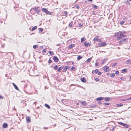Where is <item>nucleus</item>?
Masks as SVG:
<instances>
[{
	"label": "nucleus",
	"mask_w": 131,
	"mask_h": 131,
	"mask_svg": "<svg viewBox=\"0 0 131 131\" xmlns=\"http://www.w3.org/2000/svg\"><path fill=\"white\" fill-rule=\"evenodd\" d=\"M82 104L84 106H85L86 104L85 101H83L82 103Z\"/></svg>",
	"instance_id": "31"
},
{
	"label": "nucleus",
	"mask_w": 131,
	"mask_h": 131,
	"mask_svg": "<svg viewBox=\"0 0 131 131\" xmlns=\"http://www.w3.org/2000/svg\"><path fill=\"white\" fill-rule=\"evenodd\" d=\"M82 57L81 56H78L77 58V60H79L81 59H82Z\"/></svg>",
	"instance_id": "21"
},
{
	"label": "nucleus",
	"mask_w": 131,
	"mask_h": 131,
	"mask_svg": "<svg viewBox=\"0 0 131 131\" xmlns=\"http://www.w3.org/2000/svg\"><path fill=\"white\" fill-rule=\"evenodd\" d=\"M53 59L55 62H57L59 61L58 58L56 56H54L53 57Z\"/></svg>",
	"instance_id": "5"
},
{
	"label": "nucleus",
	"mask_w": 131,
	"mask_h": 131,
	"mask_svg": "<svg viewBox=\"0 0 131 131\" xmlns=\"http://www.w3.org/2000/svg\"><path fill=\"white\" fill-rule=\"evenodd\" d=\"M125 23V22L124 21H122L120 23V24L121 25H122L123 24Z\"/></svg>",
	"instance_id": "48"
},
{
	"label": "nucleus",
	"mask_w": 131,
	"mask_h": 131,
	"mask_svg": "<svg viewBox=\"0 0 131 131\" xmlns=\"http://www.w3.org/2000/svg\"><path fill=\"white\" fill-rule=\"evenodd\" d=\"M104 99L103 97H99L97 98L96 99V100L97 101H99L100 100H102Z\"/></svg>",
	"instance_id": "9"
},
{
	"label": "nucleus",
	"mask_w": 131,
	"mask_h": 131,
	"mask_svg": "<svg viewBox=\"0 0 131 131\" xmlns=\"http://www.w3.org/2000/svg\"><path fill=\"white\" fill-rule=\"evenodd\" d=\"M123 19L124 20H126L127 19V18L126 17H125L123 18Z\"/></svg>",
	"instance_id": "55"
},
{
	"label": "nucleus",
	"mask_w": 131,
	"mask_h": 131,
	"mask_svg": "<svg viewBox=\"0 0 131 131\" xmlns=\"http://www.w3.org/2000/svg\"><path fill=\"white\" fill-rule=\"evenodd\" d=\"M91 59H92V58H89L86 61V62L87 63H88V62H90V61H91Z\"/></svg>",
	"instance_id": "23"
},
{
	"label": "nucleus",
	"mask_w": 131,
	"mask_h": 131,
	"mask_svg": "<svg viewBox=\"0 0 131 131\" xmlns=\"http://www.w3.org/2000/svg\"><path fill=\"white\" fill-rule=\"evenodd\" d=\"M123 105L121 103L117 104H116V106H117V107H120V106H123Z\"/></svg>",
	"instance_id": "22"
},
{
	"label": "nucleus",
	"mask_w": 131,
	"mask_h": 131,
	"mask_svg": "<svg viewBox=\"0 0 131 131\" xmlns=\"http://www.w3.org/2000/svg\"><path fill=\"white\" fill-rule=\"evenodd\" d=\"M13 86H14L15 88V89H16V90H19V89L18 88V87H17V86L14 83H13Z\"/></svg>",
	"instance_id": "17"
},
{
	"label": "nucleus",
	"mask_w": 131,
	"mask_h": 131,
	"mask_svg": "<svg viewBox=\"0 0 131 131\" xmlns=\"http://www.w3.org/2000/svg\"><path fill=\"white\" fill-rule=\"evenodd\" d=\"M128 40V38L122 39L118 42V43L120 45H122L124 43H126L127 41Z\"/></svg>",
	"instance_id": "2"
},
{
	"label": "nucleus",
	"mask_w": 131,
	"mask_h": 131,
	"mask_svg": "<svg viewBox=\"0 0 131 131\" xmlns=\"http://www.w3.org/2000/svg\"><path fill=\"white\" fill-rule=\"evenodd\" d=\"M45 106L48 108H50V106L47 104H45Z\"/></svg>",
	"instance_id": "30"
},
{
	"label": "nucleus",
	"mask_w": 131,
	"mask_h": 131,
	"mask_svg": "<svg viewBox=\"0 0 131 131\" xmlns=\"http://www.w3.org/2000/svg\"><path fill=\"white\" fill-rule=\"evenodd\" d=\"M84 45L85 47H88V46H90V43L89 42H88L86 43L85 42L84 43Z\"/></svg>",
	"instance_id": "7"
},
{
	"label": "nucleus",
	"mask_w": 131,
	"mask_h": 131,
	"mask_svg": "<svg viewBox=\"0 0 131 131\" xmlns=\"http://www.w3.org/2000/svg\"><path fill=\"white\" fill-rule=\"evenodd\" d=\"M127 36L125 35H124L123 34V33H122V37H125Z\"/></svg>",
	"instance_id": "45"
},
{
	"label": "nucleus",
	"mask_w": 131,
	"mask_h": 131,
	"mask_svg": "<svg viewBox=\"0 0 131 131\" xmlns=\"http://www.w3.org/2000/svg\"><path fill=\"white\" fill-rule=\"evenodd\" d=\"M95 81H99V79L98 78H95Z\"/></svg>",
	"instance_id": "51"
},
{
	"label": "nucleus",
	"mask_w": 131,
	"mask_h": 131,
	"mask_svg": "<svg viewBox=\"0 0 131 131\" xmlns=\"http://www.w3.org/2000/svg\"><path fill=\"white\" fill-rule=\"evenodd\" d=\"M81 81L85 83L86 81L85 78L83 77L81 79Z\"/></svg>",
	"instance_id": "15"
},
{
	"label": "nucleus",
	"mask_w": 131,
	"mask_h": 131,
	"mask_svg": "<svg viewBox=\"0 0 131 131\" xmlns=\"http://www.w3.org/2000/svg\"><path fill=\"white\" fill-rule=\"evenodd\" d=\"M107 60V59H105L103 60L102 62V64H103L104 63H105Z\"/></svg>",
	"instance_id": "34"
},
{
	"label": "nucleus",
	"mask_w": 131,
	"mask_h": 131,
	"mask_svg": "<svg viewBox=\"0 0 131 131\" xmlns=\"http://www.w3.org/2000/svg\"><path fill=\"white\" fill-rule=\"evenodd\" d=\"M64 68V67L63 66H61V67H59V68H58V72H60V71L62 69H63Z\"/></svg>",
	"instance_id": "14"
},
{
	"label": "nucleus",
	"mask_w": 131,
	"mask_h": 131,
	"mask_svg": "<svg viewBox=\"0 0 131 131\" xmlns=\"http://www.w3.org/2000/svg\"><path fill=\"white\" fill-rule=\"evenodd\" d=\"M126 62H127L128 63H131V60H127Z\"/></svg>",
	"instance_id": "36"
},
{
	"label": "nucleus",
	"mask_w": 131,
	"mask_h": 131,
	"mask_svg": "<svg viewBox=\"0 0 131 131\" xmlns=\"http://www.w3.org/2000/svg\"><path fill=\"white\" fill-rule=\"evenodd\" d=\"M38 29L39 32H41L43 31V29L42 28H39Z\"/></svg>",
	"instance_id": "35"
},
{
	"label": "nucleus",
	"mask_w": 131,
	"mask_h": 131,
	"mask_svg": "<svg viewBox=\"0 0 131 131\" xmlns=\"http://www.w3.org/2000/svg\"><path fill=\"white\" fill-rule=\"evenodd\" d=\"M95 106L94 105H91L90 106V107L91 108H93L94 107H95Z\"/></svg>",
	"instance_id": "46"
},
{
	"label": "nucleus",
	"mask_w": 131,
	"mask_h": 131,
	"mask_svg": "<svg viewBox=\"0 0 131 131\" xmlns=\"http://www.w3.org/2000/svg\"><path fill=\"white\" fill-rule=\"evenodd\" d=\"M93 40L94 41H97L98 42H100L101 41V39H99L98 37L96 36L95 38H94Z\"/></svg>",
	"instance_id": "4"
},
{
	"label": "nucleus",
	"mask_w": 131,
	"mask_h": 131,
	"mask_svg": "<svg viewBox=\"0 0 131 131\" xmlns=\"http://www.w3.org/2000/svg\"><path fill=\"white\" fill-rule=\"evenodd\" d=\"M10 60H13L14 59V56L13 54L12 53H10Z\"/></svg>",
	"instance_id": "13"
},
{
	"label": "nucleus",
	"mask_w": 131,
	"mask_h": 131,
	"mask_svg": "<svg viewBox=\"0 0 131 131\" xmlns=\"http://www.w3.org/2000/svg\"><path fill=\"white\" fill-rule=\"evenodd\" d=\"M110 103H104L103 104L104 105H110Z\"/></svg>",
	"instance_id": "29"
},
{
	"label": "nucleus",
	"mask_w": 131,
	"mask_h": 131,
	"mask_svg": "<svg viewBox=\"0 0 131 131\" xmlns=\"http://www.w3.org/2000/svg\"><path fill=\"white\" fill-rule=\"evenodd\" d=\"M86 39L84 37H83L81 38V42L82 43L84 41H85Z\"/></svg>",
	"instance_id": "19"
},
{
	"label": "nucleus",
	"mask_w": 131,
	"mask_h": 131,
	"mask_svg": "<svg viewBox=\"0 0 131 131\" xmlns=\"http://www.w3.org/2000/svg\"><path fill=\"white\" fill-rule=\"evenodd\" d=\"M126 124H125V123H123V125H122V126H125V125Z\"/></svg>",
	"instance_id": "57"
},
{
	"label": "nucleus",
	"mask_w": 131,
	"mask_h": 131,
	"mask_svg": "<svg viewBox=\"0 0 131 131\" xmlns=\"http://www.w3.org/2000/svg\"><path fill=\"white\" fill-rule=\"evenodd\" d=\"M98 63L97 62H96V63H95V66H99V65H98Z\"/></svg>",
	"instance_id": "50"
},
{
	"label": "nucleus",
	"mask_w": 131,
	"mask_h": 131,
	"mask_svg": "<svg viewBox=\"0 0 131 131\" xmlns=\"http://www.w3.org/2000/svg\"><path fill=\"white\" fill-rule=\"evenodd\" d=\"M69 68V66H66L64 67V69L63 70V71L64 72H66V71H67V69H68Z\"/></svg>",
	"instance_id": "6"
},
{
	"label": "nucleus",
	"mask_w": 131,
	"mask_h": 131,
	"mask_svg": "<svg viewBox=\"0 0 131 131\" xmlns=\"http://www.w3.org/2000/svg\"><path fill=\"white\" fill-rule=\"evenodd\" d=\"M131 100V97H130V98H128V100Z\"/></svg>",
	"instance_id": "61"
},
{
	"label": "nucleus",
	"mask_w": 131,
	"mask_h": 131,
	"mask_svg": "<svg viewBox=\"0 0 131 131\" xmlns=\"http://www.w3.org/2000/svg\"><path fill=\"white\" fill-rule=\"evenodd\" d=\"M37 28V26H35L33 27L32 28V29L31 30L32 31H33L35 30V29H36Z\"/></svg>",
	"instance_id": "28"
},
{
	"label": "nucleus",
	"mask_w": 131,
	"mask_h": 131,
	"mask_svg": "<svg viewBox=\"0 0 131 131\" xmlns=\"http://www.w3.org/2000/svg\"><path fill=\"white\" fill-rule=\"evenodd\" d=\"M75 68L73 67H72L71 69V71H72V70H75Z\"/></svg>",
	"instance_id": "38"
},
{
	"label": "nucleus",
	"mask_w": 131,
	"mask_h": 131,
	"mask_svg": "<svg viewBox=\"0 0 131 131\" xmlns=\"http://www.w3.org/2000/svg\"><path fill=\"white\" fill-rule=\"evenodd\" d=\"M102 74V73L101 72H99L98 73V74L99 75H101Z\"/></svg>",
	"instance_id": "53"
},
{
	"label": "nucleus",
	"mask_w": 131,
	"mask_h": 131,
	"mask_svg": "<svg viewBox=\"0 0 131 131\" xmlns=\"http://www.w3.org/2000/svg\"><path fill=\"white\" fill-rule=\"evenodd\" d=\"M106 45L107 43L105 42H104L101 43L100 44V46L101 47H103L104 46H106Z\"/></svg>",
	"instance_id": "8"
},
{
	"label": "nucleus",
	"mask_w": 131,
	"mask_h": 131,
	"mask_svg": "<svg viewBox=\"0 0 131 131\" xmlns=\"http://www.w3.org/2000/svg\"><path fill=\"white\" fill-rule=\"evenodd\" d=\"M5 76L6 77H7L8 76V75L7 74H6L5 75Z\"/></svg>",
	"instance_id": "60"
},
{
	"label": "nucleus",
	"mask_w": 131,
	"mask_h": 131,
	"mask_svg": "<svg viewBox=\"0 0 131 131\" xmlns=\"http://www.w3.org/2000/svg\"><path fill=\"white\" fill-rule=\"evenodd\" d=\"M120 78L121 80H124V78L123 77H121Z\"/></svg>",
	"instance_id": "54"
},
{
	"label": "nucleus",
	"mask_w": 131,
	"mask_h": 131,
	"mask_svg": "<svg viewBox=\"0 0 131 131\" xmlns=\"http://www.w3.org/2000/svg\"><path fill=\"white\" fill-rule=\"evenodd\" d=\"M49 54L51 55H54L53 52L52 51H49Z\"/></svg>",
	"instance_id": "27"
},
{
	"label": "nucleus",
	"mask_w": 131,
	"mask_h": 131,
	"mask_svg": "<svg viewBox=\"0 0 131 131\" xmlns=\"http://www.w3.org/2000/svg\"><path fill=\"white\" fill-rule=\"evenodd\" d=\"M75 46L74 44H72L71 45H70L69 46V48L70 49H71L72 48Z\"/></svg>",
	"instance_id": "18"
},
{
	"label": "nucleus",
	"mask_w": 131,
	"mask_h": 131,
	"mask_svg": "<svg viewBox=\"0 0 131 131\" xmlns=\"http://www.w3.org/2000/svg\"><path fill=\"white\" fill-rule=\"evenodd\" d=\"M3 99V96L0 95V99Z\"/></svg>",
	"instance_id": "56"
},
{
	"label": "nucleus",
	"mask_w": 131,
	"mask_h": 131,
	"mask_svg": "<svg viewBox=\"0 0 131 131\" xmlns=\"http://www.w3.org/2000/svg\"><path fill=\"white\" fill-rule=\"evenodd\" d=\"M26 119L27 122L29 123L30 122L31 119L30 117L28 116H26Z\"/></svg>",
	"instance_id": "3"
},
{
	"label": "nucleus",
	"mask_w": 131,
	"mask_h": 131,
	"mask_svg": "<svg viewBox=\"0 0 131 131\" xmlns=\"http://www.w3.org/2000/svg\"><path fill=\"white\" fill-rule=\"evenodd\" d=\"M114 127L112 128L111 131H113V129H114Z\"/></svg>",
	"instance_id": "59"
},
{
	"label": "nucleus",
	"mask_w": 131,
	"mask_h": 131,
	"mask_svg": "<svg viewBox=\"0 0 131 131\" xmlns=\"http://www.w3.org/2000/svg\"><path fill=\"white\" fill-rule=\"evenodd\" d=\"M115 73L116 75H117L119 74V72L118 70H116L115 72Z\"/></svg>",
	"instance_id": "41"
},
{
	"label": "nucleus",
	"mask_w": 131,
	"mask_h": 131,
	"mask_svg": "<svg viewBox=\"0 0 131 131\" xmlns=\"http://www.w3.org/2000/svg\"><path fill=\"white\" fill-rule=\"evenodd\" d=\"M42 11L44 13H45L46 14L48 10L46 8H44L42 9Z\"/></svg>",
	"instance_id": "12"
},
{
	"label": "nucleus",
	"mask_w": 131,
	"mask_h": 131,
	"mask_svg": "<svg viewBox=\"0 0 131 131\" xmlns=\"http://www.w3.org/2000/svg\"><path fill=\"white\" fill-rule=\"evenodd\" d=\"M76 8H77V9H79V6H77Z\"/></svg>",
	"instance_id": "58"
},
{
	"label": "nucleus",
	"mask_w": 131,
	"mask_h": 131,
	"mask_svg": "<svg viewBox=\"0 0 131 131\" xmlns=\"http://www.w3.org/2000/svg\"><path fill=\"white\" fill-rule=\"evenodd\" d=\"M36 102H34V104H35V105H36Z\"/></svg>",
	"instance_id": "62"
},
{
	"label": "nucleus",
	"mask_w": 131,
	"mask_h": 131,
	"mask_svg": "<svg viewBox=\"0 0 131 131\" xmlns=\"http://www.w3.org/2000/svg\"><path fill=\"white\" fill-rule=\"evenodd\" d=\"M96 73H97L98 72V69H96L94 71Z\"/></svg>",
	"instance_id": "47"
},
{
	"label": "nucleus",
	"mask_w": 131,
	"mask_h": 131,
	"mask_svg": "<svg viewBox=\"0 0 131 131\" xmlns=\"http://www.w3.org/2000/svg\"><path fill=\"white\" fill-rule=\"evenodd\" d=\"M52 62V61L50 60V59H49V61H48V63H51Z\"/></svg>",
	"instance_id": "49"
},
{
	"label": "nucleus",
	"mask_w": 131,
	"mask_h": 131,
	"mask_svg": "<svg viewBox=\"0 0 131 131\" xmlns=\"http://www.w3.org/2000/svg\"><path fill=\"white\" fill-rule=\"evenodd\" d=\"M72 25L71 24V23H70L69 24V27H72Z\"/></svg>",
	"instance_id": "52"
},
{
	"label": "nucleus",
	"mask_w": 131,
	"mask_h": 131,
	"mask_svg": "<svg viewBox=\"0 0 131 131\" xmlns=\"http://www.w3.org/2000/svg\"><path fill=\"white\" fill-rule=\"evenodd\" d=\"M105 100L107 102L110 101V97H107L105 98Z\"/></svg>",
	"instance_id": "20"
},
{
	"label": "nucleus",
	"mask_w": 131,
	"mask_h": 131,
	"mask_svg": "<svg viewBox=\"0 0 131 131\" xmlns=\"http://www.w3.org/2000/svg\"><path fill=\"white\" fill-rule=\"evenodd\" d=\"M95 72L93 70L92 71V73H94V72Z\"/></svg>",
	"instance_id": "63"
},
{
	"label": "nucleus",
	"mask_w": 131,
	"mask_h": 131,
	"mask_svg": "<svg viewBox=\"0 0 131 131\" xmlns=\"http://www.w3.org/2000/svg\"><path fill=\"white\" fill-rule=\"evenodd\" d=\"M51 12L50 11H48V10L47 11V12L46 13V15H51Z\"/></svg>",
	"instance_id": "24"
},
{
	"label": "nucleus",
	"mask_w": 131,
	"mask_h": 131,
	"mask_svg": "<svg viewBox=\"0 0 131 131\" xmlns=\"http://www.w3.org/2000/svg\"><path fill=\"white\" fill-rule=\"evenodd\" d=\"M116 64V63H114V66H115V64Z\"/></svg>",
	"instance_id": "64"
},
{
	"label": "nucleus",
	"mask_w": 131,
	"mask_h": 131,
	"mask_svg": "<svg viewBox=\"0 0 131 131\" xmlns=\"http://www.w3.org/2000/svg\"><path fill=\"white\" fill-rule=\"evenodd\" d=\"M38 7H35V10L36 11V12L37 13L40 12L39 10L38 9Z\"/></svg>",
	"instance_id": "11"
},
{
	"label": "nucleus",
	"mask_w": 131,
	"mask_h": 131,
	"mask_svg": "<svg viewBox=\"0 0 131 131\" xmlns=\"http://www.w3.org/2000/svg\"><path fill=\"white\" fill-rule=\"evenodd\" d=\"M83 24H79V27H82V26H83Z\"/></svg>",
	"instance_id": "42"
},
{
	"label": "nucleus",
	"mask_w": 131,
	"mask_h": 131,
	"mask_svg": "<svg viewBox=\"0 0 131 131\" xmlns=\"http://www.w3.org/2000/svg\"><path fill=\"white\" fill-rule=\"evenodd\" d=\"M92 6L93 8H94L95 9H97L98 7L97 6L94 5H93Z\"/></svg>",
	"instance_id": "25"
},
{
	"label": "nucleus",
	"mask_w": 131,
	"mask_h": 131,
	"mask_svg": "<svg viewBox=\"0 0 131 131\" xmlns=\"http://www.w3.org/2000/svg\"><path fill=\"white\" fill-rule=\"evenodd\" d=\"M63 12L64 14L66 16V17H67V12L66 11H64Z\"/></svg>",
	"instance_id": "33"
},
{
	"label": "nucleus",
	"mask_w": 131,
	"mask_h": 131,
	"mask_svg": "<svg viewBox=\"0 0 131 131\" xmlns=\"http://www.w3.org/2000/svg\"><path fill=\"white\" fill-rule=\"evenodd\" d=\"M115 76V74L114 73H111V77L112 78L114 77Z\"/></svg>",
	"instance_id": "37"
},
{
	"label": "nucleus",
	"mask_w": 131,
	"mask_h": 131,
	"mask_svg": "<svg viewBox=\"0 0 131 131\" xmlns=\"http://www.w3.org/2000/svg\"><path fill=\"white\" fill-rule=\"evenodd\" d=\"M38 47V46L36 45H34L33 46V48L34 49H35Z\"/></svg>",
	"instance_id": "40"
},
{
	"label": "nucleus",
	"mask_w": 131,
	"mask_h": 131,
	"mask_svg": "<svg viewBox=\"0 0 131 131\" xmlns=\"http://www.w3.org/2000/svg\"><path fill=\"white\" fill-rule=\"evenodd\" d=\"M8 127V124L6 123H4L3 125V128H7Z\"/></svg>",
	"instance_id": "10"
},
{
	"label": "nucleus",
	"mask_w": 131,
	"mask_h": 131,
	"mask_svg": "<svg viewBox=\"0 0 131 131\" xmlns=\"http://www.w3.org/2000/svg\"><path fill=\"white\" fill-rule=\"evenodd\" d=\"M124 127L126 128H128L129 127V126L128 125H127V124H125V126Z\"/></svg>",
	"instance_id": "39"
},
{
	"label": "nucleus",
	"mask_w": 131,
	"mask_h": 131,
	"mask_svg": "<svg viewBox=\"0 0 131 131\" xmlns=\"http://www.w3.org/2000/svg\"><path fill=\"white\" fill-rule=\"evenodd\" d=\"M127 70L126 69H123L122 70V73H124L125 72H127Z\"/></svg>",
	"instance_id": "26"
},
{
	"label": "nucleus",
	"mask_w": 131,
	"mask_h": 131,
	"mask_svg": "<svg viewBox=\"0 0 131 131\" xmlns=\"http://www.w3.org/2000/svg\"><path fill=\"white\" fill-rule=\"evenodd\" d=\"M109 68V67H107L104 68V70L105 72H108Z\"/></svg>",
	"instance_id": "16"
},
{
	"label": "nucleus",
	"mask_w": 131,
	"mask_h": 131,
	"mask_svg": "<svg viewBox=\"0 0 131 131\" xmlns=\"http://www.w3.org/2000/svg\"><path fill=\"white\" fill-rule=\"evenodd\" d=\"M58 68V66L57 65H56L54 66V67L53 68V69L55 70H56Z\"/></svg>",
	"instance_id": "32"
},
{
	"label": "nucleus",
	"mask_w": 131,
	"mask_h": 131,
	"mask_svg": "<svg viewBox=\"0 0 131 131\" xmlns=\"http://www.w3.org/2000/svg\"><path fill=\"white\" fill-rule=\"evenodd\" d=\"M46 51L47 50L46 49H44L42 50L43 52H46Z\"/></svg>",
	"instance_id": "43"
},
{
	"label": "nucleus",
	"mask_w": 131,
	"mask_h": 131,
	"mask_svg": "<svg viewBox=\"0 0 131 131\" xmlns=\"http://www.w3.org/2000/svg\"><path fill=\"white\" fill-rule=\"evenodd\" d=\"M118 123L120 125H121L122 126L123 123H122V122H118Z\"/></svg>",
	"instance_id": "44"
},
{
	"label": "nucleus",
	"mask_w": 131,
	"mask_h": 131,
	"mask_svg": "<svg viewBox=\"0 0 131 131\" xmlns=\"http://www.w3.org/2000/svg\"><path fill=\"white\" fill-rule=\"evenodd\" d=\"M116 36L117 37V40H118L122 38V32H119L117 33L116 34Z\"/></svg>",
	"instance_id": "1"
}]
</instances>
